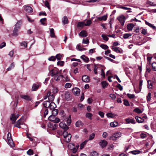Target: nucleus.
Wrapping results in <instances>:
<instances>
[{
    "label": "nucleus",
    "instance_id": "c9c22d12",
    "mask_svg": "<svg viewBox=\"0 0 156 156\" xmlns=\"http://www.w3.org/2000/svg\"><path fill=\"white\" fill-rule=\"evenodd\" d=\"M55 115H52L48 117V119L49 120L51 121L54 122L55 119Z\"/></svg>",
    "mask_w": 156,
    "mask_h": 156
},
{
    "label": "nucleus",
    "instance_id": "09e8293b",
    "mask_svg": "<svg viewBox=\"0 0 156 156\" xmlns=\"http://www.w3.org/2000/svg\"><path fill=\"white\" fill-rule=\"evenodd\" d=\"M152 69L154 71H156V62H153L152 63Z\"/></svg>",
    "mask_w": 156,
    "mask_h": 156
},
{
    "label": "nucleus",
    "instance_id": "6ab92c4d",
    "mask_svg": "<svg viewBox=\"0 0 156 156\" xmlns=\"http://www.w3.org/2000/svg\"><path fill=\"white\" fill-rule=\"evenodd\" d=\"M50 101H45L43 103V106L45 108H49L51 104Z\"/></svg>",
    "mask_w": 156,
    "mask_h": 156
},
{
    "label": "nucleus",
    "instance_id": "4468645a",
    "mask_svg": "<svg viewBox=\"0 0 156 156\" xmlns=\"http://www.w3.org/2000/svg\"><path fill=\"white\" fill-rule=\"evenodd\" d=\"M41 84L39 83L34 84L33 85L32 90L33 91H36L39 87Z\"/></svg>",
    "mask_w": 156,
    "mask_h": 156
},
{
    "label": "nucleus",
    "instance_id": "37998d69",
    "mask_svg": "<svg viewBox=\"0 0 156 156\" xmlns=\"http://www.w3.org/2000/svg\"><path fill=\"white\" fill-rule=\"evenodd\" d=\"M106 115L108 117L113 118L114 117L115 115L112 113H108L106 114Z\"/></svg>",
    "mask_w": 156,
    "mask_h": 156
},
{
    "label": "nucleus",
    "instance_id": "39448f33",
    "mask_svg": "<svg viewBox=\"0 0 156 156\" xmlns=\"http://www.w3.org/2000/svg\"><path fill=\"white\" fill-rule=\"evenodd\" d=\"M122 25H123L125 21V17L123 15H121L118 17L117 18Z\"/></svg>",
    "mask_w": 156,
    "mask_h": 156
},
{
    "label": "nucleus",
    "instance_id": "a211bd4d",
    "mask_svg": "<svg viewBox=\"0 0 156 156\" xmlns=\"http://www.w3.org/2000/svg\"><path fill=\"white\" fill-rule=\"evenodd\" d=\"M82 79L83 81L86 83H88L89 81V77L86 75H84L82 76Z\"/></svg>",
    "mask_w": 156,
    "mask_h": 156
},
{
    "label": "nucleus",
    "instance_id": "bb28decb",
    "mask_svg": "<svg viewBox=\"0 0 156 156\" xmlns=\"http://www.w3.org/2000/svg\"><path fill=\"white\" fill-rule=\"evenodd\" d=\"M80 58L86 62H87L89 61V58L87 57H86L84 55H82L81 56Z\"/></svg>",
    "mask_w": 156,
    "mask_h": 156
},
{
    "label": "nucleus",
    "instance_id": "473e14b6",
    "mask_svg": "<svg viewBox=\"0 0 156 156\" xmlns=\"http://www.w3.org/2000/svg\"><path fill=\"white\" fill-rule=\"evenodd\" d=\"M118 125V123L117 122H111L110 125L112 127H115L117 126Z\"/></svg>",
    "mask_w": 156,
    "mask_h": 156
},
{
    "label": "nucleus",
    "instance_id": "603ef678",
    "mask_svg": "<svg viewBox=\"0 0 156 156\" xmlns=\"http://www.w3.org/2000/svg\"><path fill=\"white\" fill-rule=\"evenodd\" d=\"M98 69L97 66V64H94V71L95 74L97 75L98 73L97 72V70Z\"/></svg>",
    "mask_w": 156,
    "mask_h": 156
},
{
    "label": "nucleus",
    "instance_id": "a19ab883",
    "mask_svg": "<svg viewBox=\"0 0 156 156\" xmlns=\"http://www.w3.org/2000/svg\"><path fill=\"white\" fill-rule=\"evenodd\" d=\"M88 141V140H86L80 144V149H82L83 148L84 146L87 143V142Z\"/></svg>",
    "mask_w": 156,
    "mask_h": 156
},
{
    "label": "nucleus",
    "instance_id": "c85d7f7f",
    "mask_svg": "<svg viewBox=\"0 0 156 156\" xmlns=\"http://www.w3.org/2000/svg\"><path fill=\"white\" fill-rule=\"evenodd\" d=\"M85 116L86 117L89 119L90 120H91L92 119L93 115L91 113H87L86 114Z\"/></svg>",
    "mask_w": 156,
    "mask_h": 156
},
{
    "label": "nucleus",
    "instance_id": "7c9ffc66",
    "mask_svg": "<svg viewBox=\"0 0 156 156\" xmlns=\"http://www.w3.org/2000/svg\"><path fill=\"white\" fill-rule=\"evenodd\" d=\"M141 152L139 150H134L130 151V153L133 154H139Z\"/></svg>",
    "mask_w": 156,
    "mask_h": 156
},
{
    "label": "nucleus",
    "instance_id": "9b49d317",
    "mask_svg": "<svg viewBox=\"0 0 156 156\" xmlns=\"http://www.w3.org/2000/svg\"><path fill=\"white\" fill-rule=\"evenodd\" d=\"M126 122L127 124L132 123L133 124H135L136 123L135 120L133 119H131L130 118H127L125 119Z\"/></svg>",
    "mask_w": 156,
    "mask_h": 156
},
{
    "label": "nucleus",
    "instance_id": "72a5a7b5",
    "mask_svg": "<svg viewBox=\"0 0 156 156\" xmlns=\"http://www.w3.org/2000/svg\"><path fill=\"white\" fill-rule=\"evenodd\" d=\"M101 85L103 88H106L108 86V83L105 81H104L101 82Z\"/></svg>",
    "mask_w": 156,
    "mask_h": 156
},
{
    "label": "nucleus",
    "instance_id": "e433bc0d",
    "mask_svg": "<svg viewBox=\"0 0 156 156\" xmlns=\"http://www.w3.org/2000/svg\"><path fill=\"white\" fill-rule=\"evenodd\" d=\"M112 49L115 52L117 53H120V50L119 49L118 47H113L112 48Z\"/></svg>",
    "mask_w": 156,
    "mask_h": 156
},
{
    "label": "nucleus",
    "instance_id": "6e6d98bb",
    "mask_svg": "<svg viewBox=\"0 0 156 156\" xmlns=\"http://www.w3.org/2000/svg\"><path fill=\"white\" fill-rule=\"evenodd\" d=\"M147 83L149 89H151L152 88V82L151 80H148L147 81Z\"/></svg>",
    "mask_w": 156,
    "mask_h": 156
},
{
    "label": "nucleus",
    "instance_id": "2eb2a0df",
    "mask_svg": "<svg viewBox=\"0 0 156 156\" xmlns=\"http://www.w3.org/2000/svg\"><path fill=\"white\" fill-rule=\"evenodd\" d=\"M62 75L58 73L54 76V79L56 81H58L60 80L61 78H62Z\"/></svg>",
    "mask_w": 156,
    "mask_h": 156
},
{
    "label": "nucleus",
    "instance_id": "f3484780",
    "mask_svg": "<svg viewBox=\"0 0 156 156\" xmlns=\"http://www.w3.org/2000/svg\"><path fill=\"white\" fill-rule=\"evenodd\" d=\"M62 78L63 79V80L65 82H69L70 80V78L66 74L62 75Z\"/></svg>",
    "mask_w": 156,
    "mask_h": 156
},
{
    "label": "nucleus",
    "instance_id": "a18cd8bd",
    "mask_svg": "<svg viewBox=\"0 0 156 156\" xmlns=\"http://www.w3.org/2000/svg\"><path fill=\"white\" fill-rule=\"evenodd\" d=\"M91 156H98V154L96 151H93L90 154Z\"/></svg>",
    "mask_w": 156,
    "mask_h": 156
},
{
    "label": "nucleus",
    "instance_id": "bf43d9fd",
    "mask_svg": "<svg viewBox=\"0 0 156 156\" xmlns=\"http://www.w3.org/2000/svg\"><path fill=\"white\" fill-rule=\"evenodd\" d=\"M8 142L9 144V145L11 147H13L14 146V144H13V141H12V139L8 140Z\"/></svg>",
    "mask_w": 156,
    "mask_h": 156
},
{
    "label": "nucleus",
    "instance_id": "393cba45",
    "mask_svg": "<svg viewBox=\"0 0 156 156\" xmlns=\"http://www.w3.org/2000/svg\"><path fill=\"white\" fill-rule=\"evenodd\" d=\"M83 125V124L81 121H77L76 123V126L77 127H80V126H82Z\"/></svg>",
    "mask_w": 156,
    "mask_h": 156
},
{
    "label": "nucleus",
    "instance_id": "ddd939ff",
    "mask_svg": "<svg viewBox=\"0 0 156 156\" xmlns=\"http://www.w3.org/2000/svg\"><path fill=\"white\" fill-rule=\"evenodd\" d=\"M20 96L21 98L27 101H30L31 100V97L27 95L22 94Z\"/></svg>",
    "mask_w": 156,
    "mask_h": 156
},
{
    "label": "nucleus",
    "instance_id": "69168bd1",
    "mask_svg": "<svg viewBox=\"0 0 156 156\" xmlns=\"http://www.w3.org/2000/svg\"><path fill=\"white\" fill-rule=\"evenodd\" d=\"M123 101H124V104L125 105L127 106L129 105V102L128 101V100H126V99H124L123 100Z\"/></svg>",
    "mask_w": 156,
    "mask_h": 156
},
{
    "label": "nucleus",
    "instance_id": "49530a36",
    "mask_svg": "<svg viewBox=\"0 0 156 156\" xmlns=\"http://www.w3.org/2000/svg\"><path fill=\"white\" fill-rule=\"evenodd\" d=\"M27 154L29 155H31L34 154V151L31 149H29L27 151Z\"/></svg>",
    "mask_w": 156,
    "mask_h": 156
},
{
    "label": "nucleus",
    "instance_id": "412c9836",
    "mask_svg": "<svg viewBox=\"0 0 156 156\" xmlns=\"http://www.w3.org/2000/svg\"><path fill=\"white\" fill-rule=\"evenodd\" d=\"M50 72L51 73V75L52 76H54L55 75H56L59 73L58 71L57 70L55 69H52L51 71Z\"/></svg>",
    "mask_w": 156,
    "mask_h": 156
},
{
    "label": "nucleus",
    "instance_id": "0e129e2a",
    "mask_svg": "<svg viewBox=\"0 0 156 156\" xmlns=\"http://www.w3.org/2000/svg\"><path fill=\"white\" fill-rule=\"evenodd\" d=\"M127 96L128 97V98H133L135 97V95L133 94H127Z\"/></svg>",
    "mask_w": 156,
    "mask_h": 156
},
{
    "label": "nucleus",
    "instance_id": "58836bf2",
    "mask_svg": "<svg viewBox=\"0 0 156 156\" xmlns=\"http://www.w3.org/2000/svg\"><path fill=\"white\" fill-rule=\"evenodd\" d=\"M46 21V18H44L41 19L40 20V22L43 25H46V24L45 23V22Z\"/></svg>",
    "mask_w": 156,
    "mask_h": 156
},
{
    "label": "nucleus",
    "instance_id": "7ed1b4c3",
    "mask_svg": "<svg viewBox=\"0 0 156 156\" xmlns=\"http://www.w3.org/2000/svg\"><path fill=\"white\" fill-rule=\"evenodd\" d=\"M121 136V133L120 132H116L114 133L113 135L109 137L110 140H112L115 141L117 139Z\"/></svg>",
    "mask_w": 156,
    "mask_h": 156
},
{
    "label": "nucleus",
    "instance_id": "423d86ee",
    "mask_svg": "<svg viewBox=\"0 0 156 156\" xmlns=\"http://www.w3.org/2000/svg\"><path fill=\"white\" fill-rule=\"evenodd\" d=\"M72 90L73 94L75 96H78L80 94V90L79 88L77 87L73 88Z\"/></svg>",
    "mask_w": 156,
    "mask_h": 156
},
{
    "label": "nucleus",
    "instance_id": "dca6fc26",
    "mask_svg": "<svg viewBox=\"0 0 156 156\" xmlns=\"http://www.w3.org/2000/svg\"><path fill=\"white\" fill-rule=\"evenodd\" d=\"M79 35L82 37H86L87 36V34L86 31L82 30L80 33Z\"/></svg>",
    "mask_w": 156,
    "mask_h": 156
},
{
    "label": "nucleus",
    "instance_id": "8fccbe9b",
    "mask_svg": "<svg viewBox=\"0 0 156 156\" xmlns=\"http://www.w3.org/2000/svg\"><path fill=\"white\" fill-rule=\"evenodd\" d=\"M100 46L102 48L104 49H107L108 48V47L106 45L102 44L100 45Z\"/></svg>",
    "mask_w": 156,
    "mask_h": 156
},
{
    "label": "nucleus",
    "instance_id": "1a4fd4ad",
    "mask_svg": "<svg viewBox=\"0 0 156 156\" xmlns=\"http://www.w3.org/2000/svg\"><path fill=\"white\" fill-rule=\"evenodd\" d=\"M99 144L100 146L102 148H103L107 146L108 144V142L105 140H102L100 141Z\"/></svg>",
    "mask_w": 156,
    "mask_h": 156
},
{
    "label": "nucleus",
    "instance_id": "de8ad7c7",
    "mask_svg": "<svg viewBox=\"0 0 156 156\" xmlns=\"http://www.w3.org/2000/svg\"><path fill=\"white\" fill-rule=\"evenodd\" d=\"M143 81L142 80H140V81L139 84V91L138 92H136V93L139 92H140L141 91V88H142V85H143Z\"/></svg>",
    "mask_w": 156,
    "mask_h": 156
},
{
    "label": "nucleus",
    "instance_id": "79ce46f5",
    "mask_svg": "<svg viewBox=\"0 0 156 156\" xmlns=\"http://www.w3.org/2000/svg\"><path fill=\"white\" fill-rule=\"evenodd\" d=\"M133 111L137 113H141L142 112V111L139 108H135L133 110Z\"/></svg>",
    "mask_w": 156,
    "mask_h": 156
},
{
    "label": "nucleus",
    "instance_id": "774afa93",
    "mask_svg": "<svg viewBox=\"0 0 156 156\" xmlns=\"http://www.w3.org/2000/svg\"><path fill=\"white\" fill-rule=\"evenodd\" d=\"M44 5L48 9H50V6L48 2L47 1H45L44 2Z\"/></svg>",
    "mask_w": 156,
    "mask_h": 156
},
{
    "label": "nucleus",
    "instance_id": "4d7b16f0",
    "mask_svg": "<svg viewBox=\"0 0 156 156\" xmlns=\"http://www.w3.org/2000/svg\"><path fill=\"white\" fill-rule=\"evenodd\" d=\"M89 43V40L86 38V39H83V40L82 43L84 44H88Z\"/></svg>",
    "mask_w": 156,
    "mask_h": 156
},
{
    "label": "nucleus",
    "instance_id": "052dcab7",
    "mask_svg": "<svg viewBox=\"0 0 156 156\" xmlns=\"http://www.w3.org/2000/svg\"><path fill=\"white\" fill-rule=\"evenodd\" d=\"M55 57L58 60H59L61 59L62 55L60 54H57Z\"/></svg>",
    "mask_w": 156,
    "mask_h": 156
},
{
    "label": "nucleus",
    "instance_id": "e2e57ef3",
    "mask_svg": "<svg viewBox=\"0 0 156 156\" xmlns=\"http://www.w3.org/2000/svg\"><path fill=\"white\" fill-rule=\"evenodd\" d=\"M91 20H88L87 21L86 23L85 24L86 26H89L91 23Z\"/></svg>",
    "mask_w": 156,
    "mask_h": 156
},
{
    "label": "nucleus",
    "instance_id": "9d476101",
    "mask_svg": "<svg viewBox=\"0 0 156 156\" xmlns=\"http://www.w3.org/2000/svg\"><path fill=\"white\" fill-rule=\"evenodd\" d=\"M24 9L27 13H30L33 12L32 8L29 6H25L24 7Z\"/></svg>",
    "mask_w": 156,
    "mask_h": 156
},
{
    "label": "nucleus",
    "instance_id": "cd10ccee",
    "mask_svg": "<svg viewBox=\"0 0 156 156\" xmlns=\"http://www.w3.org/2000/svg\"><path fill=\"white\" fill-rule=\"evenodd\" d=\"M134 27V25L132 23H130L127 26V29L129 30L130 31L132 30Z\"/></svg>",
    "mask_w": 156,
    "mask_h": 156
},
{
    "label": "nucleus",
    "instance_id": "c756f323",
    "mask_svg": "<svg viewBox=\"0 0 156 156\" xmlns=\"http://www.w3.org/2000/svg\"><path fill=\"white\" fill-rule=\"evenodd\" d=\"M56 107V105L53 102H51V104L49 106V108L51 110L55 108Z\"/></svg>",
    "mask_w": 156,
    "mask_h": 156
},
{
    "label": "nucleus",
    "instance_id": "6e6552de",
    "mask_svg": "<svg viewBox=\"0 0 156 156\" xmlns=\"http://www.w3.org/2000/svg\"><path fill=\"white\" fill-rule=\"evenodd\" d=\"M47 95L48 96V98L49 101L51 102H52L54 99V96L53 94H51V92L50 91H48L47 92Z\"/></svg>",
    "mask_w": 156,
    "mask_h": 156
},
{
    "label": "nucleus",
    "instance_id": "aec40b11",
    "mask_svg": "<svg viewBox=\"0 0 156 156\" xmlns=\"http://www.w3.org/2000/svg\"><path fill=\"white\" fill-rule=\"evenodd\" d=\"M135 119H136V122L139 123H142L144 122V119L141 117L139 116H136L135 117Z\"/></svg>",
    "mask_w": 156,
    "mask_h": 156
},
{
    "label": "nucleus",
    "instance_id": "20e7f679",
    "mask_svg": "<svg viewBox=\"0 0 156 156\" xmlns=\"http://www.w3.org/2000/svg\"><path fill=\"white\" fill-rule=\"evenodd\" d=\"M23 120V119L22 118L20 119L16 122V124L14 126V127L20 128L21 127L20 126V125L22 124L23 123V121H22Z\"/></svg>",
    "mask_w": 156,
    "mask_h": 156
},
{
    "label": "nucleus",
    "instance_id": "4c0bfd02",
    "mask_svg": "<svg viewBox=\"0 0 156 156\" xmlns=\"http://www.w3.org/2000/svg\"><path fill=\"white\" fill-rule=\"evenodd\" d=\"M132 36V34H130L126 33L124 34L123 35V37L124 39H127L129 37Z\"/></svg>",
    "mask_w": 156,
    "mask_h": 156
},
{
    "label": "nucleus",
    "instance_id": "f8f14e48",
    "mask_svg": "<svg viewBox=\"0 0 156 156\" xmlns=\"http://www.w3.org/2000/svg\"><path fill=\"white\" fill-rule=\"evenodd\" d=\"M96 17L97 18V20L99 21H106L107 19L108 16L107 15H106L101 17Z\"/></svg>",
    "mask_w": 156,
    "mask_h": 156
},
{
    "label": "nucleus",
    "instance_id": "864d4df0",
    "mask_svg": "<svg viewBox=\"0 0 156 156\" xmlns=\"http://www.w3.org/2000/svg\"><path fill=\"white\" fill-rule=\"evenodd\" d=\"M101 36L102 37L103 39L105 41H108V35L107 36L105 34H102Z\"/></svg>",
    "mask_w": 156,
    "mask_h": 156
},
{
    "label": "nucleus",
    "instance_id": "13d9d810",
    "mask_svg": "<svg viewBox=\"0 0 156 156\" xmlns=\"http://www.w3.org/2000/svg\"><path fill=\"white\" fill-rule=\"evenodd\" d=\"M64 62L63 61H59L57 63L58 65L60 66H62L64 65Z\"/></svg>",
    "mask_w": 156,
    "mask_h": 156
},
{
    "label": "nucleus",
    "instance_id": "680f3d73",
    "mask_svg": "<svg viewBox=\"0 0 156 156\" xmlns=\"http://www.w3.org/2000/svg\"><path fill=\"white\" fill-rule=\"evenodd\" d=\"M56 59V58L54 56H51L48 58V60L50 61H54Z\"/></svg>",
    "mask_w": 156,
    "mask_h": 156
},
{
    "label": "nucleus",
    "instance_id": "5fc2aeb1",
    "mask_svg": "<svg viewBox=\"0 0 156 156\" xmlns=\"http://www.w3.org/2000/svg\"><path fill=\"white\" fill-rule=\"evenodd\" d=\"M72 84L70 83H66L64 86V87L66 88H69L72 86Z\"/></svg>",
    "mask_w": 156,
    "mask_h": 156
},
{
    "label": "nucleus",
    "instance_id": "3c124183",
    "mask_svg": "<svg viewBox=\"0 0 156 156\" xmlns=\"http://www.w3.org/2000/svg\"><path fill=\"white\" fill-rule=\"evenodd\" d=\"M151 94L150 92H149L147 95V101L148 102L149 101H150L151 100Z\"/></svg>",
    "mask_w": 156,
    "mask_h": 156
},
{
    "label": "nucleus",
    "instance_id": "f257e3e1",
    "mask_svg": "<svg viewBox=\"0 0 156 156\" xmlns=\"http://www.w3.org/2000/svg\"><path fill=\"white\" fill-rule=\"evenodd\" d=\"M62 135L64 137V140L66 142L70 141L71 137V134L67 132L66 131H64L63 132Z\"/></svg>",
    "mask_w": 156,
    "mask_h": 156
},
{
    "label": "nucleus",
    "instance_id": "f03ea898",
    "mask_svg": "<svg viewBox=\"0 0 156 156\" xmlns=\"http://www.w3.org/2000/svg\"><path fill=\"white\" fill-rule=\"evenodd\" d=\"M21 24V22L20 21H18L16 24L13 30V35L16 36L18 35V31L20 28Z\"/></svg>",
    "mask_w": 156,
    "mask_h": 156
},
{
    "label": "nucleus",
    "instance_id": "4be33fe9",
    "mask_svg": "<svg viewBox=\"0 0 156 156\" xmlns=\"http://www.w3.org/2000/svg\"><path fill=\"white\" fill-rule=\"evenodd\" d=\"M50 36L51 37L54 38L56 37L54 33V31L53 28L50 29Z\"/></svg>",
    "mask_w": 156,
    "mask_h": 156
},
{
    "label": "nucleus",
    "instance_id": "b1692460",
    "mask_svg": "<svg viewBox=\"0 0 156 156\" xmlns=\"http://www.w3.org/2000/svg\"><path fill=\"white\" fill-rule=\"evenodd\" d=\"M145 24L148 26L152 28L153 29L155 30L156 29V27L154 26L152 24L150 23H149L147 21H145Z\"/></svg>",
    "mask_w": 156,
    "mask_h": 156
},
{
    "label": "nucleus",
    "instance_id": "ea45409f",
    "mask_svg": "<svg viewBox=\"0 0 156 156\" xmlns=\"http://www.w3.org/2000/svg\"><path fill=\"white\" fill-rule=\"evenodd\" d=\"M84 25H85L84 24V22H79L78 23L77 26V27H83Z\"/></svg>",
    "mask_w": 156,
    "mask_h": 156
},
{
    "label": "nucleus",
    "instance_id": "0eeeda50",
    "mask_svg": "<svg viewBox=\"0 0 156 156\" xmlns=\"http://www.w3.org/2000/svg\"><path fill=\"white\" fill-rule=\"evenodd\" d=\"M59 126L61 128L64 129V131H66L69 129V127L67 126L65 123L61 122L60 123Z\"/></svg>",
    "mask_w": 156,
    "mask_h": 156
},
{
    "label": "nucleus",
    "instance_id": "f704fd0d",
    "mask_svg": "<svg viewBox=\"0 0 156 156\" xmlns=\"http://www.w3.org/2000/svg\"><path fill=\"white\" fill-rule=\"evenodd\" d=\"M52 115H56L58 113V111L57 109H52Z\"/></svg>",
    "mask_w": 156,
    "mask_h": 156
},
{
    "label": "nucleus",
    "instance_id": "338daca9",
    "mask_svg": "<svg viewBox=\"0 0 156 156\" xmlns=\"http://www.w3.org/2000/svg\"><path fill=\"white\" fill-rule=\"evenodd\" d=\"M79 145L76 146L75 147H74L73 148V153H75L76 152V151L77 150V149L79 147Z\"/></svg>",
    "mask_w": 156,
    "mask_h": 156
},
{
    "label": "nucleus",
    "instance_id": "2f4dec72",
    "mask_svg": "<svg viewBox=\"0 0 156 156\" xmlns=\"http://www.w3.org/2000/svg\"><path fill=\"white\" fill-rule=\"evenodd\" d=\"M15 119V115L14 114H12L10 116V120L12 121V124H13L16 120Z\"/></svg>",
    "mask_w": 156,
    "mask_h": 156
},
{
    "label": "nucleus",
    "instance_id": "a878e982",
    "mask_svg": "<svg viewBox=\"0 0 156 156\" xmlns=\"http://www.w3.org/2000/svg\"><path fill=\"white\" fill-rule=\"evenodd\" d=\"M62 22L64 24L68 23V21L67 17L66 16H64L62 19Z\"/></svg>",
    "mask_w": 156,
    "mask_h": 156
},
{
    "label": "nucleus",
    "instance_id": "5701e85b",
    "mask_svg": "<svg viewBox=\"0 0 156 156\" xmlns=\"http://www.w3.org/2000/svg\"><path fill=\"white\" fill-rule=\"evenodd\" d=\"M151 39V38L150 37H144L143 40H142V42L143 44H144Z\"/></svg>",
    "mask_w": 156,
    "mask_h": 156
},
{
    "label": "nucleus",
    "instance_id": "c03bdc74",
    "mask_svg": "<svg viewBox=\"0 0 156 156\" xmlns=\"http://www.w3.org/2000/svg\"><path fill=\"white\" fill-rule=\"evenodd\" d=\"M95 134L94 133L91 134L89 136V138L88 140H92L94 137Z\"/></svg>",
    "mask_w": 156,
    "mask_h": 156
}]
</instances>
